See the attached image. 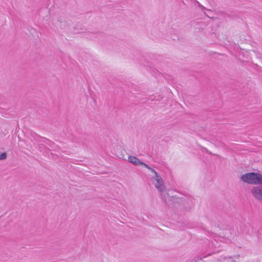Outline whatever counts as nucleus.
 <instances>
[{"mask_svg":"<svg viewBox=\"0 0 262 262\" xmlns=\"http://www.w3.org/2000/svg\"><path fill=\"white\" fill-rule=\"evenodd\" d=\"M241 180L252 185H262V174L256 172H248L241 176Z\"/></svg>","mask_w":262,"mask_h":262,"instance_id":"f257e3e1","label":"nucleus"},{"mask_svg":"<svg viewBox=\"0 0 262 262\" xmlns=\"http://www.w3.org/2000/svg\"><path fill=\"white\" fill-rule=\"evenodd\" d=\"M150 181L157 190L160 192L162 199L166 201L169 195L168 193L165 192L166 186L161 176L159 175Z\"/></svg>","mask_w":262,"mask_h":262,"instance_id":"f03ea898","label":"nucleus"},{"mask_svg":"<svg viewBox=\"0 0 262 262\" xmlns=\"http://www.w3.org/2000/svg\"><path fill=\"white\" fill-rule=\"evenodd\" d=\"M251 192L255 199L262 202V186H254L252 188Z\"/></svg>","mask_w":262,"mask_h":262,"instance_id":"7ed1b4c3","label":"nucleus"},{"mask_svg":"<svg viewBox=\"0 0 262 262\" xmlns=\"http://www.w3.org/2000/svg\"><path fill=\"white\" fill-rule=\"evenodd\" d=\"M239 255H235L234 256H226L221 257L220 260L222 262H238Z\"/></svg>","mask_w":262,"mask_h":262,"instance_id":"20e7f679","label":"nucleus"},{"mask_svg":"<svg viewBox=\"0 0 262 262\" xmlns=\"http://www.w3.org/2000/svg\"><path fill=\"white\" fill-rule=\"evenodd\" d=\"M128 161L135 165H143L146 164L143 163L139 159L133 156H129L128 157Z\"/></svg>","mask_w":262,"mask_h":262,"instance_id":"39448f33","label":"nucleus"},{"mask_svg":"<svg viewBox=\"0 0 262 262\" xmlns=\"http://www.w3.org/2000/svg\"><path fill=\"white\" fill-rule=\"evenodd\" d=\"M144 166L145 167L147 168L150 171V173L149 174V175L150 176V180L160 175L153 168L149 167L147 164H144Z\"/></svg>","mask_w":262,"mask_h":262,"instance_id":"423d86ee","label":"nucleus"},{"mask_svg":"<svg viewBox=\"0 0 262 262\" xmlns=\"http://www.w3.org/2000/svg\"><path fill=\"white\" fill-rule=\"evenodd\" d=\"M7 158V154L5 152H3L0 155V160L6 159Z\"/></svg>","mask_w":262,"mask_h":262,"instance_id":"0eeeda50","label":"nucleus"}]
</instances>
